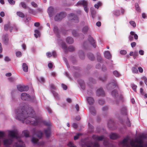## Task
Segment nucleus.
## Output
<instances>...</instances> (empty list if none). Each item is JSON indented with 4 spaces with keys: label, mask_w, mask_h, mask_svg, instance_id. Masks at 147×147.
I'll return each instance as SVG.
<instances>
[{
    "label": "nucleus",
    "mask_w": 147,
    "mask_h": 147,
    "mask_svg": "<svg viewBox=\"0 0 147 147\" xmlns=\"http://www.w3.org/2000/svg\"><path fill=\"white\" fill-rule=\"evenodd\" d=\"M120 53L121 55H125L127 53V51L125 50H121L120 51Z\"/></svg>",
    "instance_id": "nucleus-57"
},
{
    "label": "nucleus",
    "mask_w": 147,
    "mask_h": 147,
    "mask_svg": "<svg viewBox=\"0 0 147 147\" xmlns=\"http://www.w3.org/2000/svg\"><path fill=\"white\" fill-rule=\"evenodd\" d=\"M88 40L93 47L94 48H95L96 47V42L95 40L92 37L89 36L88 37Z\"/></svg>",
    "instance_id": "nucleus-10"
},
{
    "label": "nucleus",
    "mask_w": 147,
    "mask_h": 147,
    "mask_svg": "<svg viewBox=\"0 0 147 147\" xmlns=\"http://www.w3.org/2000/svg\"><path fill=\"white\" fill-rule=\"evenodd\" d=\"M53 30L54 32L58 34L59 33V29L57 26H55L54 27Z\"/></svg>",
    "instance_id": "nucleus-39"
},
{
    "label": "nucleus",
    "mask_w": 147,
    "mask_h": 147,
    "mask_svg": "<svg viewBox=\"0 0 147 147\" xmlns=\"http://www.w3.org/2000/svg\"><path fill=\"white\" fill-rule=\"evenodd\" d=\"M91 13L92 18H94L95 17V15L96 13V11L94 10H91Z\"/></svg>",
    "instance_id": "nucleus-41"
},
{
    "label": "nucleus",
    "mask_w": 147,
    "mask_h": 147,
    "mask_svg": "<svg viewBox=\"0 0 147 147\" xmlns=\"http://www.w3.org/2000/svg\"><path fill=\"white\" fill-rule=\"evenodd\" d=\"M42 122L44 124L47 126H49L51 124V123L49 121H43Z\"/></svg>",
    "instance_id": "nucleus-47"
},
{
    "label": "nucleus",
    "mask_w": 147,
    "mask_h": 147,
    "mask_svg": "<svg viewBox=\"0 0 147 147\" xmlns=\"http://www.w3.org/2000/svg\"><path fill=\"white\" fill-rule=\"evenodd\" d=\"M45 133L47 137H49L51 134L50 129L49 128H48L47 129L45 130Z\"/></svg>",
    "instance_id": "nucleus-23"
},
{
    "label": "nucleus",
    "mask_w": 147,
    "mask_h": 147,
    "mask_svg": "<svg viewBox=\"0 0 147 147\" xmlns=\"http://www.w3.org/2000/svg\"><path fill=\"white\" fill-rule=\"evenodd\" d=\"M35 34L34 35L35 37L36 38H37L38 36L40 35V32L38 30H35L34 31Z\"/></svg>",
    "instance_id": "nucleus-30"
},
{
    "label": "nucleus",
    "mask_w": 147,
    "mask_h": 147,
    "mask_svg": "<svg viewBox=\"0 0 147 147\" xmlns=\"http://www.w3.org/2000/svg\"><path fill=\"white\" fill-rule=\"evenodd\" d=\"M81 135V134H77L76 136H74V140H76L79 137V136Z\"/></svg>",
    "instance_id": "nucleus-59"
},
{
    "label": "nucleus",
    "mask_w": 147,
    "mask_h": 147,
    "mask_svg": "<svg viewBox=\"0 0 147 147\" xmlns=\"http://www.w3.org/2000/svg\"><path fill=\"white\" fill-rule=\"evenodd\" d=\"M4 133L2 131H0V138L3 137L4 136Z\"/></svg>",
    "instance_id": "nucleus-62"
},
{
    "label": "nucleus",
    "mask_w": 147,
    "mask_h": 147,
    "mask_svg": "<svg viewBox=\"0 0 147 147\" xmlns=\"http://www.w3.org/2000/svg\"><path fill=\"white\" fill-rule=\"evenodd\" d=\"M92 146L94 147H98L99 145L97 142L94 143H91L86 145V147H92Z\"/></svg>",
    "instance_id": "nucleus-16"
},
{
    "label": "nucleus",
    "mask_w": 147,
    "mask_h": 147,
    "mask_svg": "<svg viewBox=\"0 0 147 147\" xmlns=\"http://www.w3.org/2000/svg\"><path fill=\"white\" fill-rule=\"evenodd\" d=\"M20 4L21 5L23 8L26 9L27 7L25 3L23 2H22L20 3Z\"/></svg>",
    "instance_id": "nucleus-49"
},
{
    "label": "nucleus",
    "mask_w": 147,
    "mask_h": 147,
    "mask_svg": "<svg viewBox=\"0 0 147 147\" xmlns=\"http://www.w3.org/2000/svg\"><path fill=\"white\" fill-rule=\"evenodd\" d=\"M66 42L69 44H71L74 42V40L72 37H68L66 38Z\"/></svg>",
    "instance_id": "nucleus-20"
},
{
    "label": "nucleus",
    "mask_w": 147,
    "mask_h": 147,
    "mask_svg": "<svg viewBox=\"0 0 147 147\" xmlns=\"http://www.w3.org/2000/svg\"><path fill=\"white\" fill-rule=\"evenodd\" d=\"M146 136L142 134L140 136L135 140H130L129 137L125 138L119 143L123 147H147V144H144V139Z\"/></svg>",
    "instance_id": "nucleus-2"
},
{
    "label": "nucleus",
    "mask_w": 147,
    "mask_h": 147,
    "mask_svg": "<svg viewBox=\"0 0 147 147\" xmlns=\"http://www.w3.org/2000/svg\"><path fill=\"white\" fill-rule=\"evenodd\" d=\"M21 98L23 100H29L30 99V95L25 93L22 94Z\"/></svg>",
    "instance_id": "nucleus-9"
},
{
    "label": "nucleus",
    "mask_w": 147,
    "mask_h": 147,
    "mask_svg": "<svg viewBox=\"0 0 147 147\" xmlns=\"http://www.w3.org/2000/svg\"><path fill=\"white\" fill-rule=\"evenodd\" d=\"M10 27V23H8L7 24H5L4 25V30L6 31L8 30V29H9Z\"/></svg>",
    "instance_id": "nucleus-31"
},
{
    "label": "nucleus",
    "mask_w": 147,
    "mask_h": 147,
    "mask_svg": "<svg viewBox=\"0 0 147 147\" xmlns=\"http://www.w3.org/2000/svg\"><path fill=\"white\" fill-rule=\"evenodd\" d=\"M69 19L71 20H73L75 22L78 23L79 22L78 17L73 13H71L68 15Z\"/></svg>",
    "instance_id": "nucleus-7"
},
{
    "label": "nucleus",
    "mask_w": 147,
    "mask_h": 147,
    "mask_svg": "<svg viewBox=\"0 0 147 147\" xmlns=\"http://www.w3.org/2000/svg\"><path fill=\"white\" fill-rule=\"evenodd\" d=\"M138 52L136 51H135V52H134V53L133 56V57L134 58V59H135L138 56Z\"/></svg>",
    "instance_id": "nucleus-50"
},
{
    "label": "nucleus",
    "mask_w": 147,
    "mask_h": 147,
    "mask_svg": "<svg viewBox=\"0 0 147 147\" xmlns=\"http://www.w3.org/2000/svg\"><path fill=\"white\" fill-rule=\"evenodd\" d=\"M42 133L40 131H38L36 133V136L39 139H40L42 136Z\"/></svg>",
    "instance_id": "nucleus-29"
},
{
    "label": "nucleus",
    "mask_w": 147,
    "mask_h": 147,
    "mask_svg": "<svg viewBox=\"0 0 147 147\" xmlns=\"http://www.w3.org/2000/svg\"><path fill=\"white\" fill-rule=\"evenodd\" d=\"M112 96L114 98H116L118 96V93L116 90H114L111 92Z\"/></svg>",
    "instance_id": "nucleus-18"
},
{
    "label": "nucleus",
    "mask_w": 147,
    "mask_h": 147,
    "mask_svg": "<svg viewBox=\"0 0 147 147\" xmlns=\"http://www.w3.org/2000/svg\"><path fill=\"white\" fill-rule=\"evenodd\" d=\"M68 50L71 52L75 50V48L73 46H70L68 47L67 49V51Z\"/></svg>",
    "instance_id": "nucleus-36"
},
{
    "label": "nucleus",
    "mask_w": 147,
    "mask_h": 147,
    "mask_svg": "<svg viewBox=\"0 0 147 147\" xmlns=\"http://www.w3.org/2000/svg\"><path fill=\"white\" fill-rule=\"evenodd\" d=\"M72 33L73 35L75 37H77L79 36V34L75 30H74L72 31Z\"/></svg>",
    "instance_id": "nucleus-43"
},
{
    "label": "nucleus",
    "mask_w": 147,
    "mask_h": 147,
    "mask_svg": "<svg viewBox=\"0 0 147 147\" xmlns=\"http://www.w3.org/2000/svg\"><path fill=\"white\" fill-rule=\"evenodd\" d=\"M22 67L23 70L25 72H27L28 71V67L27 65L25 63L22 64Z\"/></svg>",
    "instance_id": "nucleus-21"
},
{
    "label": "nucleus",
    "mask_w": 147,
    "mask_h": 147,
    "mask_svg": "<svg viewBox=\"0 0 147 147\" xmlns=\"http://www.w3.org/2000/svg\"><path fill=\"white\" fill-rule=\"evenodd\" d=\"M31 141L33 143L36 144L38 142V140L33 136L32 137Z\"/></svg>",
    "instance_id": "nucleus-35"
},
{
    "label": "nucleus",
    "mask_w": 147,
    "mask_h": 147,
    "mask_svg": "<svg viewBox=\"0 0 147 147\" xmlns=\"http://www.w3.org/2000/svg\"><path fill=\"white\" fill-rule=\"evenodd\" d=\"M121 112L123 114H126L127 113V109L126 107H124L122 108Z\"/></svg>",
    "instance_id": "nucleus-46"
},
{
    "label": "nucleus",
    "mask_w": 147,
    "mask_h": 147,
    "mask_svg": "<svg viewBox=\"0 0 147 147\" xmlns=\"http://www.w3.org/2000/svg\"><path fill=\"white\" fill-rule=\"evenodd\" d=\"M88 29V27L87 26H85L82 29V32L84 33H86Z\"/></svg>",
    "instance_id": "nucleus-37"
},
{
    "label": "nucleus",
    "mask_w": 147,
    "mask_h": 147,
    "mask_svg": "<svg viewBox=\"0 0 147 147\" xmlns=\"http://www.w3.org/2000/svg\"><path fill=\"white\" fill-rule=\"evenodd\" d=\"M79 54L80 58L82 59H83L84 57L83 52L82 51H79Z\"/></svg>",
    "instance_id": "nucleus-25"
},
{
    "label": "nucleus",
    "mask_w": 147,
    "mask_h": 147,
    "mask_svg": "<svg viewBox=\"0 0 147 147\" xmlns=\"http://www.w3.org/2000/svg\"><path fill=\"white\" fill-rule=\"evenodd\" d=\"M120 14V11L119 10H116L114 11V14L116 16H118Z\"/></svg>",
    "instance_id": "nucleus-56"
},
{
    "label": "nucleus",
    "mask_w": 147,
    "mask_h": 147,
    "mask_svg": "<svg viewBox=\"0 0 147 147\" xmlns=\"http://www.w3.org/2000/svg\"><path fill=\"white\" fill-rule=\"evenodd\" d=\"M67 16L66 13L64 12H60L59 13L57 14L55 16L54 19L55 21H58L61 20L63 18Z\"/></svg>",
    "instance_id": "nucleus-4"
},
{
    "label": "nucleus",
    "mask_w": 147,
    "mask_h": 147,
    "mask_svg": "<svg viewBox=\"0 0 147 147\" xmlns=\"http://www.w3.org/2000/svg\"><path fill=\"white\" fill-rule=\"evenodd\" d=\"M104 56L105 58L108 59H110L111 57L110 53L109 51H107L105 52Z\"/></svg>",
    "instance_id": "nucleus-19"
},
{
    "label": "nucleus",
    "mask_w": 147,
    "mask_h": 147,
    "mask_svg": "<svg viewBox=\"0 0 147 147\" xmlns=\"http://www.w3.org/2000/svg\"><path fill=\"white\" fill-rule=\"evenodd\" d=\"M48 66L49 68L51 69L53 67V64L52 63H50L48 64Z\"/></svg>",
    "instance_id": "nucleus-61"
},
{
    "label": "nucleus",
    "mask_w": 147,
    "mask_h": 147,
    "mask_svg": "<svg viewBox=\"0 0 147 147\" xmlns=\"http://www.w3.org/2000/svg\"><path fill=\"white\" fill-rule=\"evenodd\" d=\"M52 92L54 97L56 99H59V95L57 92L55 91H52Z\"/></svg>",
    "instance_id": "nucleus-32"
},
{
    "label": "nucleus",
    "mask_w": 147,
    "mask_h": 147,
    "mask_svg": "<svg viewBox=\"0 0 147 147\" xmlns=\"http://www.w3.org/2000/svg\"><path fill=\"white\" fill-rule=\"evenodd\" d=\"M62 48L64 50L65 52L67 53V47L65 43H63L61 45Z\"/></svg>",
    "instance_id": "nucleus-27"
},
{
    "label": "nucleus",
    "mask_w": 147,
    "mask_h": 147,
    "mask_svg": "<svg viewBox=\"0 0 147 147\" xmlns=\"http://www.w3.org/2000/svg\"><path fill=\"white\" fill-rule=\"evenodd\" d=\"M28 12L29 13H30L33 14V15H35V11L32 9L29 8L28 10Z\"/></svg>",
    "instance_id": "nucleus-45"
},
{
    "label": "nucleus",
    "mask_w": 147,
    "mask_h": 147,
    "mask_svg": "<svg viewBox=\"0 0 147 147\" xmlns=\"http://www.w3.org/2000/svg\"><path fill=\"white\" fill-rule=\"evenodd\" d=\"M47 56L48 58L52 56V54L51 52H48L46 53Z\"/></svg>",
    "instance_id": "nucleus-60"
},
{
    "label": "nucleus",
    "mask_w": 147,
    "mask_h": 147,
    "mask_svg": "<svg viewBox=\"0 0 147 147\" xmlns=\"http://www.w3.org/2000/svg\"><path fill=\"white\" fill-rule=\"evenodd\" d=\"M17 15L19 17L22 18H24L25 16L24 14L22 12L20 11L17 12Z\"/></svg>",
    "instance_id": "nucleus-28"
},
{
    "label": "nucleus",
    "mask_w": 147,
    "mask_h": 147,
    "mask_svg": "<svg viewBox=\"0 0 147 147\" xmlns=\"http://www.w3.org/2000/svg\"><path fill=\"white\" fill-rule=\"evenodd\" d=\"M89 59L91 61L94 60V57L93 55L91 53H88L87 55Z\"/></svg>",
    "instance_id": "nucleus-22"
},
{
    "label": "nucleus",
    "mask_w": 147,
    "mask_h": 147,
    "mask_svg": "<svg viewBox=\"0 0 147 147\" xmlns=\"http://www.w3.org/2000/svg\"><path fill=\"white\" fill-rule=\"evenodd\" d=\"M62 87L63 89L64 90H66L67 89V87L65 85L63 84H61Z\"/></svg>",
    "instance_id": "nucleus-58"
},
{
    "label": "nucleus",
    "mask_w": 147,
    "mask_h": 147,
    "mask_svg": "<svg viewBox=\"0 0 147 147\" xmlns=\"http://www.w3.org/2000/svg\"><path fill=\"white\" fill-rule=\"evenodd\" d=\"M135 6L136 10L138 12H140L141 11V9L139 7L138 4L137 3H135Z\"/></svg>",
    "instance_id": "nucleus-26"
},
{
    "label": "nucleus",
    "mask_w": 147,
    "mask_h": 147,
    "mask_svg": "<svg viewBox=\"0 0 147 147\" xmlns=\"http://www.w3.org/2000/svg\"><path fill=\"white\" fill-rule=\"evenodd\" d=\"M40 25V24L38 22H37L34 23V26H35L38 27Z\"/></svg>",
    "instance_id": "nucleus-64"
},
{
    "label": "nucleus",
    "mask_w": 147,
    "mask_h": 147,
    "mask_svg": "<svg viewBox=\"0 0 147 147\" xmlns=\"http://www.w3.org/2000/svg\"><path fill=\"white\" fill-rule=\"evenodd\" d=\"M68 145L69 147H76V146L74 145L73 143L71 142H69L68 144Z\"/></svg>",
    "instance_id": "nucleus-48"
},
{
    "label": "nucleus",
    "mask_w": 147,
    "mask_h": 147,
    "mask_svg": "<svg viewBox=\"0 0 147 147\" xmlns=\"http://www.w3.org/2000/svg\"><path fill=\"white\" fill-rule=\"evenodd\" d=\"M119 137V135L116 133H112L110 135V138L112 140L116 139Z\"/></svg>",
    "instance_id": "nucleus-13"
},
{
    "label": "nucleus",
    "mask_w": 147,
    "mask_h": 147,
    "mask_svg": "<svg viewBox=\"0 0 147 147\" xmlns=\"http://www.w3.org/2000/svg\"><path fill=\"white\" fill-rule=\"evenodd\" d=\"M130 24L133 26L134 28H135L136 26V24L135 22L133 21H131L129 22Z\"/></svg>",
    "instance_id": "nucleus-42"
},
{
    "label": "nucleus",
    "mask_w": 147,
    "mask_h": 147,
    "mask_svg": "<svg viewBox=\"0 0 147 147\" xmlns=\"http://www.w3.org/2000/svg\"><path fill=\"white\" fill-rule=\"evenodd\" d=\"M87 100L90 105L92 104L94 102V100L93 98L91 97H87L86 98Z\"/></svg>",
    "instance_id": "nucleus-17"
},
{
    "label": "nucleus",
    "mask_w": 147,
    "mask_h": 147,
    "mask_svg": "<svg viewBox=\"0 0 147 147\" xmlns=\"http://www.w3.org/2000/svg\"><path fill=\"white\" fill-rule=\"evenodd\" d=\"M117 85L116 82L114 80L112 82L109 83L106 86L107 89L108 90H110L115 88Z\"/></svg>",
    "instance_id": "nucleus-6"
},
{
    "label": "nucleus",
    "mask_w": 147,
    "mask_h": 147,
    "mask_svg": "<svg viewBox=\"0 0 147 147\" xmlns=\"http://www.w3.org/2000/svg\"><path fill=\"white\" fill-rule=\"evenodd\" d=\"M105 102L104 101L102 100H100L99 101V103L101 105H103Z\"/></svg>",
    "instance_id": "nucleus-63"
},
{
    "label": "nucleus",
    "mask_w": 147,
    "mask_h": 147,
    "mask_svg": "<svg viewBox=\"0 0 147 147\" xmlns=\"http://www.w3.org/2000/svg\"><path fill=\"white\" fill-rule=\"evenodd\" d=\"M97 95L98 96H104L105 95L104 92L102 89L100 88L97 91Z\"/></svg>",
    "instance_id": "nucleus-12"
},
{
    "label": "nucleus",
    "mask_w": 147,
    "mask_h": 147,
    "mask_svg": "<svg viewBox=\"0 0 147 147\" xmlns=\"http://www.w3.org/2000/svg\"><path fill=\"white\" fill-rule=\"evenodd\" d=\"M16 147H25V145L22 142H19Z\"/></svg>",
    "instance_id": "nucleus-34"
},
{
    "label": "nucleus",
    "mask_w": 147,
    "mask_h": 147,
    "mask_svg": "<svg viewBox=\"0 0 147 147\" xmlns=\"http://www.w3.org/2000/svg\"><path fill=\"white\" fill-rule=\"evenodd\" d=\"M132 70L134 73H137L138 72V71L137 69L136 68L134 67L132 68Z\"/></svg>",
    "instance_id": "nucleus-55"
},
{
    "label": "nucleus",
    "mask_w": 147,
    "mask_h": 147,
    "mask_svg": "<svg viewBox=\"0 0 147 147\" xmlns=\"http://www.w3.org/2000/svg\"><path fill=\"white\" fill-rule=\"evenodd\" d=\"M37 78L38 80L41 82H43L45 81V79L42 77H37Z\"/></svg>",
    "instance_id": "nucleus-38"
},
{
    "label": "nucleus",
    "mask_w": 147,
    "mask_h": 147,
    "mask_svg": "<svg viewBox=\"0 0 147 147\" xmlns=\"http://www.w3.org/2000/svg\"><path fill=\"white\" fill-rule=\"evenodd\" d=\"M97 59L98 61L100 62L102 61V58L100 54L99 53H97Z\"/></svg>",
    "instance_id": "nucleus-33"
},
{
    "label": "nucleus",
    "mask_w": 147,
    "mask_h": 147,
    "mask_svg": "<svg viewBox=\"0 0 147 147\" xmlns=\"http://www.w3.org/2000/svg\"><path fill=\"white\" fill-rule=\"evenodd\" d=\"M90 113L92 115H94L95 114V110L94 107H91L90 108Z\"/></svg>",
    "instance_id": "nucleus-24"
},
{
    "label": "nucleus",
    "mask_w": 147,
    "mask_h": 147,
    "mask_svg": "<svg viewBox=\"0 0 147 147\" xmlns=\"http://www.w3.org/2000/svg\"><path fill=\"white\" fill-rule=\"evenodd\" d=\"M80 5H82L84 7V11L87 13L88 9L87 7L88 5L87 2L85 0H81L79 1L77 3L76 5L78 6Z\"/></svg>",
    "instance_id": "nucleus-5"
},
{
    "label": "nucleus",
    "mask_w": 147,
    "mask_h": 147,
    "mask_svg": "<svg viewBox=\"0 0 147 147\" xmlns=\"http://www.w3.org/2000/svg\"><path fill=\"white\" fill-rule=\"evenodd\" d=\"M31 4L32 6L34 7H38V5L34 1L31 2Z\"/></svg>",
    "instance_id": "nucleus-51"
},
{
    "label": "nucleus",
    "mask_w": 147,
    "mask_h": 147,
    "mask_svg": "<svg viewBox=\"0 0 147 147\" xmlns=\"http://www.w3.org/2000/svg\"><path fill=\"white\" fill-rule=\"evenodd\" d=\"M3 43L5 44H7L8 43L9 39L8 34H6L3 36Z\"/></svg>",
    "instance_id": "nucleus-15"
},
{
    "label": "nucleus",
    "mask_w": 147,
    "mask_h": 147,
    "mask_svg": "<svg viewBox=\"0 0 147 147\" xmlns=\"http://www.w3.org/2000/svg\"><path fill=\"white\" fill-rule=\"evenodd\" d=\"M102 3L100 2H99L97 3V4H96L94 5V7L98 9L99 8V6H100L101 5Z\"/></svg>",
    "instance_id": "nucleus-40"
},
{
    "label": "nucleus",
    "mask_w": 147,
    "mask_h": 147,
    "mask_svg": "<svg viewBox=\"0 0 147 147\" xmlns=\"http://www.w3.org/2000/svg\"><path fill=\"white\" fill-rule=\"evenodd\" d=\"M8 136L10 137L8 139H6L3 141V143L5 145L11 144L13 141V138L17 137L18 131L14 129L12 131H8Z\"/></svg>",
    "instance_id": "nucleus-3"
},
{
    "label": "nucleus",
    "mask_w": 147,
    "mask_h": 147,
    "mask_svg": "<svg viewBox=\"0 0 147 147\" xmlns=\"http://www.w3.org/2000/svg\"><path fill=\"white\" fill-rule=\"evenodd\" d=\"M131 85H132L131 86H132V88L133 89V90L135 92H136V89L137 88V86L134 84H132Z\"/></svg>",
    "instance_id": "nucleus-52"
},
{
    "label": "nucleus",
    "mask_w": 147,
    "mask_h": 147,
    "mask_svg": "<svg viewBox=\"0 0 147 147\" xmlns=\"http://www.w3.org/2000/svg\"><path fill=\"white\" fill-rule=\"evenodd\" d=\"M23 134H24V136L26 137H28L29 136V132L27 131H24L23 132Z\"/></svg>",
    "instance_id": "nucleus-44"
},
{
    "label": "nucleus",
    "mask_w": 147,
    "mask_h": 147,
    "mask_svg": "<svg viewBox=\"0 0 147 147\" xmlns=\"http://www.w3.org/2000/svg\"><path fill=\"white\" fill-rule=\"evenodd\" d=\"M16 55L17 57H20L22 55V53L20 51H18L16 53Z\"/></svg>",
    "instance_id": "nucleus-53"
},
{
    "label": "nucleus",
    "mask_w": 147,
    "mask_h": 147,
    "mask_svg": "<svg viewBox=\"0 0 147 147\" xmlns=\"http://www.w3.org/2000/svg\"><path fill=\"white\" fill-rule=\"evenodd\" d=\"M17 88L18 90L20 92L26 91L29 89V87L27 86L20 85L18 86Z\"/></svg>",
    "instance_id": "nucleus-8"
},
{
    "label": "nucleus",
    "mask_w": 147,
    "mask_h": 147,
    "mask_svg": "<svg viewBox=\"0 0 147 147\" xmlns=\"http://www.w3.org/2000/svg\"><path fill=\"white\" fill-rule=\"evenodd\" d=\"M92 138L96 141H99L102 140L104 138V137L103 136H99L97 135H94L93 136Z\"/></svg>",
    "instance_id": "nucleus-11"
},
{
    "label": "nucleus",
    "mask_w": 147,
    "mask_h": 147,
    "mask_svg": "<svg viewBox=\"0 0 147 147\" xmlns=\"http://www.w3.org/2000/svg\"><path fill=\"white\" fill-rule=\"evenodd\" d=\"M15 113V118L23 123L36 125L41 121L40 119L36 116L35 113L31 108L16 109Z\"/></svg>",
    "instance_id": "nucleus-1"
},
{
    "label": "nucleus",
    "mask_w": 147,
    "mask_h": 147,
    "mask_svg": "<svg viewBox=\"0 0 147 147\" xmlns=\"http://www.w3.org/2000/svg\"><path fill=\"white\" fill-rule=\"evenodd\" d=\"M53 8L52 7H50L48 10V13L50 17H52L53 14Z\"/></svg>",
    "instance_id": "nucleus-14"
},
{
    "label": "nucleus",
    "mask_w": 147,
    "mask_h": 147,
    "mask_svg": "<svg viewBox=\"0 0 147 147\" xmlns=\"http://www.w3.org/2000/svg\"><path fill=\"white\" fill-rule=\"evenodd\" d=\"M8 2L11 4L13 5L15 3V1L13 0H8Z\"/></svg>",
    "instance_id": "nucleus-54"
}]
</instances>
